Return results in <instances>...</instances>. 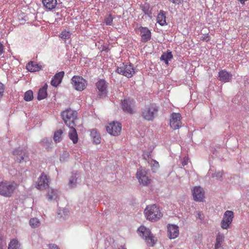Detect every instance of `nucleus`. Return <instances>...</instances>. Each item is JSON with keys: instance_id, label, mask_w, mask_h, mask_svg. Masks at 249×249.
Returning <instances> with one entry per match:
<instances>
[{"instance_id": "nucleus-17", "label": "nucleus", "mask_w": 249, "mask_h": 249, "mask_svg": "<svg viewBox=\"0 0 249 249\" xmlns=\"http://www.w3.org/2000/svg\"><path fill=\"white\" fill-rule=\"evenodd\" d=\"M167 229L168 235L170 239H175L178 236L179 234L178 226L175 225H169Z\"/></svg>"}, {"instance_id": "nucleus-29", "label": "nucleus", "mask_w": 249, "mask_h": 249, "mask_svg": "<svg viewBox=\"0 0 249 249\" xmlns=\"http://www.w3.org/2000/svg\"><path fill=\"white\" fill-rule=\"evenodd\" d=\"M224 240V236L222 235L218 234L216 236V243L214 246V249H219L221 247V244Z\"/></svg>"}, {"instance_id": "nucleus-5", "label": "nucleus", "mask_w": 249, "mask_h": 249, "mask_svg": "<svg viewBox=\"0 0 249 249\" xmlns=\"http://www.w3.org/2000/svg\"><path fill=\"white\" fill-rule=\"evenodd\" d=\"M62 118L65 124L69 126H75V121L77 119V113L71 109H67L61 113Z\"/></svg>"}, {"instance_id": "nucleus-14", "label": "nucleus", "mask_w": 249, "mask_h": 249, "mask_svg": "<svg viewBox=\"0 0 249 249\" xmlns=\"http://www.w3.org/2000/svg\"><path fill=\"white\" fill-rule=\"evenodd\" d=\"M49 181V178L44 173H42L38 178L36 187L39 190L45 189L48 186Z\"/></svg>"}, {"instance_id": "nucleus-19", "label": "nucleus", "mask_w": 249, "mask_h": 249, "mask_svg": "<svg viewBox=\"0 0 249 249\" xmlns=\"http://www.w3.org/2000/svg\"><path fill=\"white\" fill-rule=\"evenodd\" d=\"M64 74L65 73L63 71H61L56 73L51 81L52 85L56 87L59 84H60L62 82Z\"/></svg>"}, {"instance_id": "nucleus-16", "label": "nucleus", "mask_w": 249, "mask_h": 249, "mask_svg": "<svg viewBox=\"0 0 249 249\" xmlns=\"http://www.w3.org/2000/svg\"><path fill=\"white\" fill-rule=\"evenodd\" d=\"M141 36V41L142 42H147L151 37V33L147 27H140L139 29Z\"/></svg>"}, {"instance_id": "nucleus-20", "label": "nucleus", "mask_w": 249, "mask_h": 249, "mask_svg": "<svg viewBox=\"0 0 249 249\" xmlns=\"http://www.w3.org/2000/svg\"><path fill=\"white\" fill-rule=\"evenodd\" d=\"M75 126H69L70 130L68 133V136L71 140L73 143H76L78 142V138L76 130L74 128Z\"/></svg>"}, {"instance_id": "nucleus-41", "label": "nucleus", "mask_w": 249, "mask_h": 249, "mask_svg": "<svg viewBox=\"0 0 249 249\" xmlns=\"http://www.w3.org/2000/svg\"><path fill=\"white\" fill-rule=\"evenodd\" d=\"M189 159L187 157H185L181 160V163L182 166L186 165L188 163Z\"/></svg>"}, {"instance_id": "nucleus-37", "label": "nucleus", "mask_w": 249, "mask_h": 249, "mask_svg": "<svg viewBox=\"0 0 249 249\" xmlns=\"http://www.w3.org/2000/svg\"><path fill=\"white\" fill-rule=\"evenodd\" d=\"M57 214L60 218L64 219L68 214V211L66 209H59Z\"/></svg>"}, {"instance_id": "nucleus-38", "label": "nucleus", "mask_w": 249, "mask_h": 249, "mask_svg": "<svg viewBox=\"0 0 249 249\" xmlns=\"http://www.w3.org/2000/svg\"><path fill=\"white\" fill-rule=\"evenodd\" d=\"M24 99L26 101H30L33 99V92L29 90L26 91L24 94Z\"/></svg>"}, {"instance_id": "nucleus-23", "label": "nucleus", "mask_w": 249, "mask_h": 249, "mask_svg": "<svg viewBox=\"0 0 249 249\" xmlns=\"http://www.w3.org/2000/svg\"><path fill=\"white\" fill-rule=\"evenodd\" d=\"M43 6L48 10L54 9L57 5L56 0H42Z\"/></svg>"}, {"instance_id": "nucleus-11", "label": "nucleus", "mask_w": 249, "mask_h": 249, "mask_svg": "<svg viewBox=\"0 0 249 249\" xmlns=\"http://www.w3.org/2000/svg\"><path fill=\"white\" fill-rule=\"evenodd\" d=\"M107 132L113 136H118L122 129L121 124L118 122H113L106 127Z\"/></svg>"}, {"instance_id": "nucleus-18", "label": "nucleus", "mask_w": 249, "mask_h": 249, "mask_svg": "<svg viewBox=\"0 0 249 249\" xmlns=\"http://www.w3.org/2000/svg\"><path fill=\"white\" fill-rule=\"evenodd\" d=\"M232 78V74L225 70H221L218 73V79L222 82H229Z\"/></svg>"}, {"instance_id": "nucleus-42", "label": "nucleus", "mask_w": 249, "mask_h": 249, "mask_svg": "<svg viewBox=\"0 0 249 249\" xmlns=\"http://www.w3.org/2000/svg\"><path fill=\"white\" fill-rule=\"evenodd\" d=\"M69 157V153L67 152H64L62 155L60 156V160L65 161V159L64 158H68Z\"/></svg>"}, {"instance_id": "nucleus-25", "label": "nucleus", "mask_w": 249, "mask_h": 249, "mask_svg": "<svg viewBox=\"0 0 249 249\" xmlns=\"http://www.w3.org/2000/svg\"><path fill=\"white\" fill-rule=\"evenodd\" d=\"M90 136L92 141L95 144H99L101 142V136L99 132L96 129H92L90 132Z\"/></svg>"}, {"instance_id": "nucleus-27", "label": "nucleus", "mask_w": 249, "mask_h": 249, "mask_svg": "<svg viewBox=\"0 0 249 249\" xmlns=\"http://www.w3.org/2000/svg\"><path fill=\"white\" fill-rule=\"evenodd\" d=\"M27 69L31 72L39 71L41 69L40 66L34 62L29 63L26 66Z\"/></svg>"}, {"instance_id": "nucleus-13", "label": "nucleus", "mask_w": 249, "mask_h": 249, "mask_svg": "<svg viewBox=\"0 0 249 249\" xmlns=\"http://www.w3.org/2000/svg\"><path fill=\"white\" fill-rule=\"evenodd\" d=\"M194 200L201 202L204 198V191L200 186H196L192 190Z\"/></svg>"}, {"instance_id": "nucleus-30", "label": "nucleus", "mask_w": 249, "mask_h": 249, "mask_svg": "<svg viewBox=\"0 0 249 249\" xmlns=\"http://www.w3.org/2000/svg\"><path fill=\"white\" fill-rule=\"evenodd\" d=\"M63 131L61 129L56 130L54 134L53 140L55 142H59L62 140Z\"/></svg>"}, {"instance_id": "nucleus-33", "label": "nucleus", "mask_w": 249, "mask_h": 249, "mask_svg": "<svg viewBox=\"0 0 249 249\" xmlns=\"http://www.w3.org/2000/svg\"><path fill=\"white\" fill-rule=\"evenodd\" d=\"M71 34L70 32L64 30L60 33L59 37L63 40L66 41L67 39H69L71 38Z\"/></svg>"}, {"instance_id": "nucleus-1", "label": "nucleus", "mask_w": 249, "mask_h": 249, "mask_svg": "<svg viewBox=\"0 0 249 249\" xmlns=\"http://www.w3.org/2000/svg\"><path fill=\"white\" fill-rule=\"evenodd\" d=\"M159 107L155 104L145 105L141 110V116L144 120L153 121L158 116Z\"/></svg>"}, {"instance_id": "nucleus-48", "label": "nucleus", "mask_w": 249, "mask_h": 249, "mask_svg": "<svg viewBox=\"0 0 249 249\" xmlns=\"http://www.w3.org/2000/svg\"><path fill=\"white\" fill-rule=\"evenodd\" d=\"M0 249H2V245L1 243H0Z\"/></svg>"}, {"instance_id": "nucleus-7", "label": "nucleus", "mask_w": 249, "mask_h": 249, "mask_svg": "<svg viewBox=\"0 0 249 249\" xmlns=\"http://www.w3.org/2000/svg\"><path fill=\"white\" fill-rule=\"evenodd\" d=\"M71 80L73 87L77 90L82 91L86 87L87 82L81 76L75 75Z\"/></svg>"}, {"instance_id": "nucleus-8", "label": "nucleus", "mask_w": 249, "mask_h": 249, "mask_svg": "<svg viewBox=\"0 0 249 249\" xmlns=\"http://www.w3.org/2000/svg\"><path fill=\"white\" fill-rule=\"evenodd\" d=\"M13 154L15 156V160L18 162L26 161L29 160L28 153L25 149L20 147L16 148L13 151Z\"/></svg>"}, {"instance_id": "nucleus-36", "label": "nucleus", "mask_w": 249, "mask_h": 249, "mask_svg": "<svg viewBox=\"0 0 249 249\" xmlns=\"http://www.w3.org/2000/svg\"><path fill=\"white\" fill-rule=\"evenodd\" d=\"M223 175V171H216L214 173H213L212 175L213 178H216V179L219 180L221 181L223 180L222 176Z\"/></svg>"}, {"instance_id": "nucleus-6", "label": "nucleus", "mask_w": 249, "mask_h": 249, "mask_svg": "<svg viewBox=\"0 0 249 249\" xmlns=\"http://www.w3.org/2000/svg\"><path fill=\"white\" fill-rule=\"evenodd\" d=\"M116 72L128 78L131 77L135 72L131 64L124 65V63L122 66L117 68Z\"/></svg>"}, {"instance_id": "nucleus-45", "label": "nucleus", "mask_w": 249, "mask_h": 249, "mask_svg": "<svg viewBox=\"0 0 249 249\" xmlns=\"http://www.w3.org/2000/svg\"><path fill=\"white\" fill-rule=\"evenodd\" d=\"M3 53V45L0 43V55H1Z\"/></svg>"}, {"instance_id": "nucleus-10", "label": "nucleus", "mask_w": 249, "mask_h": 249, "mask_svg": "<svg viewBox=\"0 0 249 249\" xmlns=\"http://www.w3.org/2000/svg\"><path fill=\"white\" fill-rule=\"evenodd\" d=\"M234 217L233 212L231 211H226L223 215L221 222V227L223 229H227L231 223Z\"/></svg>"}, {"instance_id": "nucleus-46", "label": "nucleus", "mask_w": 249, "mask_h": 249, "mask_svg": "<svg viewBox=\"0 0 249 249\" xmlns=\"http://www.w3.org/2000/svg\"><path fill=\"white\" fill-rule=\"evenodd\" d=\"M169 1L173 2L174 4H179L180 0H168Z\"/></svg>"}, {"instance_id": "nucleus-21", "label": "nucleus", "mask_w": 249, "mask_h": 249, "mask_svg": "<svg viewBox=\"0 0 249 249\" xmlns=\"http://www.w3.org/2000/svg\"><path fill=\"white\" fill-rule=\"evenodd\" d=\"M59 195V192L57 190L49 188L46 195L48 200L51 201L56 199Z\"/></svg>"}, {"instance_id": "nucleus-2", "label": "nucleus", "mask_w": 249, "mask_h": 249, "mask_svg": "<svg viewBox=\"0 0 249 249\" xmlns=\"http://www.w3.org/2000/svg\"><path fill=\"white\" fill-rule=\"evenodd\" d=\"M17 187V183L14 181H0V195L6 197H10L13 195Z\"/></svg>"}, {"instance_id": "nucleus-3", "label": "nucleus", "mask_w": 249, "mask_h": 249, "mask_svg": "<svg viewBox=\"0 0 249 249\" xmlns=\"http://www.w3.org/2000/svg\"><path fill=\"white\" fill-rule=\"evenodd\" d=\"M144 213L146 219L152 222L157 221L162 216L160 208L156 204L147 206Z\"/></svg>"}, {"instance_id": "nucleus-44", "label": "nucleus", "mask_w": 249, "mask_h": 249, "mask_svg": "<svg viewBox=\"0 0 249 249\" xmlns=\"http://www.w3.org/2000/svg\"><path fill=\"white\" fill-rule=\"evenodd\" d=\"M4 90V85L0 82V98L3 96Z\"/></svg>"}, {"instance_id": "nucleus-43", "label": "nucleus", "mask_w": 249, "mask_h": 249, "mask_svg": "<svg viewBox=\"0 0 249 249\" xmlns=\"http://www.w3.org/2000/svg\"><path fill=\"white\" fill-rule=\"evenodd\" d=\"M151 166H152L154 168H155L154 169H155V170L159 168V162H157L156 160H152L151 163Z\"/></svg>"}, {"instance_id": "nucleus-47", "label": "nucleus", "mask_w": 249, "mask_h": 249, "mask_svg": "<svg viewBox=\"0 0 249 249\" xmlns=\"http://www.w3.org/2000/svg\"><path fill=\"white\" fill-rule=\"evenodd\" d=\"M52 249H58V247L56 245H53Z\"/></svg>"}, {"instance_id": "nucleus-9", "label": "nucleus", "mask_w": 249, "mask_h": 249, "mask_svg": "<svg viewBox=\"0 0 249 249\" xmlns=\"http://www.w3.org/2000/svg\"><path fill=\"white\" fill-rule=\"evenodd\" d=\"M135 103L134 100L132 98H124L122 101V108L124 112L132 114L134 113Z\"/></svg>"}, {"instance_id": "nucleus-24", "label": "nucleus", "mask_w": 249, "mask_h": 249, "mask_svg": "<svg viewBox=\"0 0 249 249\" xmlns=\"http://www.w3.org/2000/svg\"><path fill=\"white\" fill-rule=\"evenodd\" d=\"M166 12L163 10H160L157 17V21L161 26L167 24L166 22Z\"/></svg>"}, {"instance_id": "nucleus-40", "label": "nucleus", "mask_w": 249, "mask_h": 249, "mask_svg": "<svg viewBox=\"0 0 249 249\" xmlns=\"http://www.w3.org/2000/svg\"><path fill=\"white\" fill-rule=\"evenodd\" d=\"M113 21V17L109 15L107 18L105 19V23L107 25H111Z\"/></svg>"}, {"instance_id": "nucleus-26", "label": "nucleus", "mask_w": 249, "mask_h": 249, "mask_svg": "<svg viewBox=\"0 0 249 249\" xmlns=\"http://www.w3.org/2000/svg\"><path fill=\"white\" fill-rule=\"evenodd\" d=\"M47 85L45 84L43 87L40 88L38 92L37 99L41 100L45 99L47 96Z\"/></svg>"}, {"instance_id": "nucleus-15", "label": "nucleus", "mask_w": 249, "mask_h": 249, "mask_svg": "<svg viewBox=\"0 0 249 249\" xmlns=\"http://www.w3.org/2000/svg\"><path fill=\"white\" fill-rule=\"evenodd\" d=\"M139 182L143 185H147L150 183V179L147 175L146 172L143 169H139L136 174Z\"/></svg>"}, {"instance_id": "nucleus-35", "label": "nucleus", "mask_w": 249, "mask_h": 249, "mask_svg": "<svg viewBox=\"0 0 249 249\" xmlns=\"http://www.w3.org/2000/svg\"><path fill=\"white\" fill-rule=\"evenodd\" d=\"M76 175V173L72 174L69 179V185L71 187H73L76 185L77 182Z\"/></svg>"}, {"instance_id": "nucleus-4", "label": "nucleus", "mask_w": 249, "mask_h": 249, "mask_svg": "<svg viewBox=\"0 0 249 249\" xmlns=\"http://www.w3.org/2000/svg\"><path fill=\"white\" fill-rule=\"evenodd\" d=\"M138 232L140 236L144 239L148 246L153 247L155 244V237L149 229L144 226H141L138 229Z\"/></svg>"}, {"instance_id": "nucleus-22", "label": "nucleus", "mask_w": 249, "mask_h": 249, "mask_svg": "<svg viewBox=\"0 0 249 249\" xmlns=\"http://www.w3.org/2000/svg\"><path fill=\"white\" fill-rule=\"evenodd\" d=\"M97 88L100 92V95L103 96L106 94L107 85L104 80H100L96 84Z\"/></svg>"}, {"instance_id": "nucleus-39", "label": "nucleus", "mask_w": 249, "mask_h": 249, "mask_svg": "<svg viewBox=\"0 0 249 249\" xmlns=\"http://www.w3.org/2000/svg\"><path fill=\"white\" fill-rule=\"evenodd\" d=\"M149 9V7L148 4L146 3L142 7V10L145 15H150L151 14Z\"/></svg>"}, {"instance_id": "nucleus-28", "label": "nucleus", "mask_w": 249, "mask_h": 249, "mask_svg": "<svg viewBox=\"0 0 249 249\" xmlns=\"http://www.w3.org/2000/svg\"><path fill=\"white\" fill-rule=\"evenodd\" d=\"M173 58V55L171 52H167L166 53H163L160 57V60H163L166 64L168 63V61Z\"/></svg>"}, {"instance_id": "nucleus-32", "label": "nucleus", "mask_w": 249, "mask_h": 249, "mask_svg": "<svg viewBox=\"0 0 249 249\" xmlns=\"http://www.w3.org/2000/svg\"><path fill=\"white\" fill-rule=\"evenodd\" d=\"M8 249H20L18 241L15 239L11 241L9 244Z\"/></svg>"}, {"instance_id": "nucleus-12", "label": "nucleus", "mask_w": 249, "mask_h": 249, "mask_svg": "<svg viewBox=\"0 0 249 249\" xmlns=\"http://www.w3.org/2000/svg\"><path fill=\"white\" fill-rule=\"evenodd\" d=\"M181 115L178 113H173L171 115L170 125L173 129H178L181 126Z\"/></svg>"}, {"instance_id": "nucleus-31", "label": "nucleus", "mask_w": 249, "mask_h": 249, "mask_svg": "<svg viewBox=\"0 0 249 249\" xmlns=\"http://www.w3.org/2000/svg\"><path fill=\"white\" fill-rule=\"evenodd\" d=\"M41 143L42 145L44 146L45 147V148L49 150V148L51 147V145L52 143V141L51 138H44L43 139L41 142Z\"/></svg>"}, {"instance_id": "nucleus-34", "label": "nucleus", "mask_w": 249, "mask_h": 249, "mask_svg": "<svg viewBox=\"0 0 249 249\" xmlns=\"http://www.w3.org/2000/svg\"><path fill=\"white\" fill-rule=\"evenodd\" d=\"M30 225L32 228H36L39 226L40 221L37 218H32L29 221Z\"/></svg>"}]
</instances>
